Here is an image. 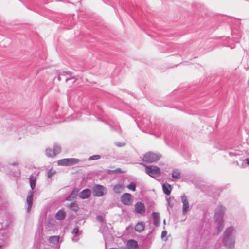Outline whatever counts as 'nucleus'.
Wrapping results in <instances>:
<instances>
[{
    "label": "nucleus",
    "mask_w": 249,
    "mask_h": 249,
    "mask_svg": "<svg viewBox=\"0 0 249 249\" xmlns=\"http://www.w3.org/2000/svg\"><path fill=\"white\" fill-rule=\"evenodd\" d=\"M91 195V191L90 190L88 189H86L82 191L80 194H79V197L81 199H86L89 198Z\"/></svg>",
    "instance_id": "obj_11"
},
{
    "label": "nucleus",
    "mask_w": 249,
    "mask_h": 249,
    "mask_svg": "<svg viewBox=\"0 0 249 249\" xmlns=\"http://www.w3.org/2000/svg\"><path fill=\"white\" fill-rule=\"evenodd\" d=\"M61 76H62V75H61V74H58V77H57V80H58V81H60V80H61Z\"/></svg>",
    "instance_id": "obj_31"
},
{
    "label": "nucleus",
    "mask_w": 249,
    "mask_h": 249,
    "mask_svg": "<svg viewBox=\"0 0 249 249\" xmlns=\"http://www.w3.org/2000/svg\"><path fill=\"white\" fill-rule=\"evenodd\" d=\"M247 164L249 166V158H247L246 159Z\"/></svg>",
    "instance_id": "obj_33"
},
{
    "label": "nucleus",
    "mask_w": 249,
    "mask_h": 249,
    "mask_svg": "<svg viewBox=\"0 0 249 249\" xmlns=\"http://www.w3.org/2000/svg\"><path fill=\"white\" fill-rule=\"evenodd\" d=\"M167 232L165 231H163L161 233V238L163 240L166 241L167 239Z\"/></svg>",
    "instance_id": "obj_25"
},
{
    "label": "nucleus",
    "mask_w": 249,
    "mask_h": 249,
    "mask_svg": "<svg viewBox=\"0 0 249 249\" xmlns=\"http://www.w3.org/2000/svg\"><path fill=\"white\" fill-rule=\"evenodd\" d=\"M164 224H165V220H164Z\"/></svg>",
    "instance_id": "obj_35"
},
{
    "label": "nucleus",
    "mask_w": 249,
    "mask_h": 249,
    "mask_svg": "<svg viewBox=\"0 0 249 249\" xmlns=\"http://www.w3.org/2000/svg\"><path fill=\"white\" fill-rule=\"evenodd\" d=\"M225 212V208L222 206H219L216 209L215 215L217 217V220H219L220 225L218 228V231L220 232L223 228L224 225L222 222V216Z\"/></svg>",
    "instance_id": "obj_3"
},
{
    "label": "nucleus",
    "mask_w": 249,
    "mask_h": 249,
    "mask_svg": "<svg viewBox=\"0 0 249 249\" xmlns=\"http://www.w3.org/2000/svg\"><path fill=\"white\" fill-rule=\"evenodd\" d=\"M233 231L232 228H229L225 231V236L224 238V244L226 246L229 248H233L234 245V241L230 239L229 237V232H232Z\"/></svg>",
    "instance_id": "obj_5"
},
{
    "label": "nucleus",
    "mask_w": 249,
    "mask_h": 249,
    "mask_svg": "<svg viewBox=\"0 0 249 249\" xmlns=\"http://www.w3.org/2000/svg\"><path fill=\"white\" fill-rule=\"evenodd\" d=\"M36 178L31 177L30 178V184L32 190L34 189L36 186Z\"/></svg>",
    "instance_id": "obj_20"
},
{
    "label": "nucleus",
    "mask_w": 249,
    "mask_h": 249,
    "mask_svg": "<svg viewBox=\"0 0 249 249\" xmlns=\"http://www.w3.org/2000/svg\"><path fill=\"white\" fill-rule=\"evenodd\" d=\"M78 192V190L77 189H74L73 190V191L71 192V193L69 195V196H68L67 197L66 200L70 201V200L75 198L77 195Z\"/></svg>",
    "instance_id": "obj_17"
},
{
    "label": "nucleus",
    "mask_w": 249,
    "mask_h": 249,
    "mask_svg": "<svg viewBox=\"0 0 249 249\" xmlns=\"http://www.w3.org/2000/svg\"><path fill=\"white\" fill-rule=\"evenodd\" d=\"M127 187L130 189L131 190L133 191H134L135 190L136 186L134 183H130L129 185H127Z\"/></svg>",
    "instance_id": "obj_24"
},
{
    "label": "nucleus",
    "mask_w": 249,
    "mask_h": 249,
    "mask_svg": "<svg viewBox=\"0 0 249 249\" xmlns=\"http://www.w3.org/2000/svg\"><path fill=\"white\" fill-rule=\"evenodd\" d=\"M66 216V213L63 210H59L56 214V218L58 220H62Z\"/></svg>",
    "instance_id": "obj_16"
},
{
    "label": "nucleus",
    "mask_w": 249,
    "mask_h": 249,
    "mask_svg": "<svg viewBox=\"0 0 249 249\" xmlns=\"http://www.w3.org/2000/svg\"><path fill=\"white\" fill-rule=\"evenodd\" d=\"M181 200L183 203L182 213L184 215H185L189 210V205L187 196L185 195L182 196Z\"/></svg>",
    "instance_id": "obj_9"
},
{
    "label": "nucleus",
    "mask_w": 249,
    "mask_h": 249,
    "mask_svg": "<svg viewBox=\"0 0 249 249\" xmlns=\"http://www.w3.org/2000/svg\"><path fill=\"white\" fill-rule=\"evenodd\" d=\"M79 162V160L76 158H67L60 160L58 164L60 166H70L76 164Z\"/></svg>",
    "instance_id": "obj_4"
},
{
    "label": "nucleus",
    "mask_w": 249,
    "mask_h": 249,
    "mask_svg": "<svg viewBox=\"0 0 249 249\" xmlns=\"http://www.w3.org/2000/svg\"><path fill=\"white\" fill-rule=\"evenodd\" d=\"M33 202V193L30 192L28 193L27 197V202L28 204V210L29 211L31 209Z\"/></svg>",
    "instance_id": "obj_13"
},
{
    "label": "nucleus",
    "mask_w": 249,
    "mask_h": 249,
    "mask_svg": "<svg viewBox=\"0 0 249 249\" xmlns=\"http://www.w3.org/2000/svg\"><path fill=\"white\" fill-rule=\"evenodd\" d=\"M70 80H73L72 83H74L76 81V79L74 77H70V78H66L65 79L66 82H68L69 81H70Z\"/></svg>",
    "instance_id": "obj_26"
},
{
    "label": "nucleus",
    "mask_w": 249,
    "mask_h": 249,
    "mask_svg": "<svg viewBox=\"0 0 249 249\" xmlns=\"http://www.w3.org/2000/svg\"><path fill=\"white\" fill-rule=\"evenodd\" d=\"M79 232V229L78 228H75L73 229V232L75 234H77Z\"/></svg>",
    "instance_id": "obj_29"
},
{
    "label": "nucleus",
    "mask_w": 249,
    "mask_h": 249,
    "mask_svg": "<svg viewBox=\"0 0 249 249\" xmlns=\"http://www.w3.org/2000/svg\"><path fill=\"white\" fill-rule=\"evenodd\" d=\"M144 229V224L142 222H138L135 227V230L137 232H142Z\"/></svg>",
    "instance_id": "obj_15"
},
{
    "label": "nucleus",
    "mask_w": 249,
    "mask_h": 249,
    "mask_svg": "<svg viewBox=\"0 0 249 249\" xmlns=\"http://www.w3.org/2000/svg\"><path fill=\"white\" fill-rule=\"evenodd\" d=\"M133 201L132 196L129 193H124L121 197V202L125 205H130Z\"/></svg>",
    "instance_id": "obj_6"
},
{
    "label": "nucleus",
    "mask_w": 249,
    "mask_h": 249,
    "mask_svg": "<svg viewBox=\"0 0 249 249\" xmlns=\"http://www.w3.org/2000/svg\"><path fill=\"white\" fill-rule=\"evenodd\" d=\"M106 189L105 187L102 185H96L93 189V195L96 196H102L105 194Z\"/></svg>",
    "instance_id": "obj_7"
},
{
    "label": "nucleus",
    "mask_w": 249,
    "mask_h": 249,
    "mask_svg": "<svg viewBox=\"0 0 249 249\" xmlns=\"http://www.w3.org/2000/svg\"><path fill=\"white\" fill-rule=\"evenodd\" d=\"M97 219L99 220H100L101 221H102L103 220V218L101 216H98L97 217Z\"/></svg>",
    "instance_id": "obj_32"
},
{
    "label": "nucleus",
    "mask_w": 249,
    "mask_h": 249,
    "mask_svg": "<svg viewBox=\"0 0 249 249\" xmlns=\"http://www.w3.org/2000/svg\"><path fill=\"white\" fill-rule=\"evenodd\" d=\"M52 173H50V172H49V173H48V177H49V178H50V177H51L52 176Z\"/></svg>",
    "instance_id": "obj_34"
},
{
    "label": "nucleus",
    "mask_w": 249,
    "mask_h": 249,
    "mask_svg": "<svg viewBox=\"0 0 249 249\" xmlns=\"http://www.w3.org/2000/svg\"><path fill=\"white\" fill-rule=\"evenodd\" d=\"M61 148L59 146L55 145L53 149L48 148L46 150V155L50 157H54L60 153Z\"/></svg>",
    "instance_id": "obj_8"
},
{
    "label": "nucleus",
    "mask_w": 249,
    "mask_h": 249,
    "mask_svg": "<svg viewBox=\"0 0 249 249\" xmlns=\"http://www.w3.org/2000/svg\"><path fill=\"white\" fill-rule=\"evenodd\" d=\"M113 173H120L121 171L119 169L112 171Z\"/></svg>",
    "instance_id": "obj_30"
},
{
    "label": "nucleus",
    "mask_w": 249,
    "mask_h": 249,
    "mask_svg": "<svg viewBox=\"0 0 249 249\" xmlns=\"http://www.w3.org/2000/svg\"><path fill=\"white\" fill-rule=\"evenodd\" d=\"M162 187L164 193L167 195H169L171 191V185L168 183H164L163 184Z\"/></svg>",
    "instance_id": "obj_14"
},
{
    "label": "nucleus",
    "mask_w": 249,
    "mask_h": 249,
    "mask_svg": "<svg viewBox=\"0 0 249 249\" xmlns=\"http://www.w3.org/2000/svg\"><path fill=\"white\" fill-rule=\"evenodd\" d=\"M123 188L124 187L122 185H116L114 187V191L116 193H120Z\"/></svg>",
    "instance_id": "obj_21"
},
{
    "label": "nucleus",
    "mask_w": 249,
    "mask_h": 249,
    "mask_svg": "<svg viewBox=\"0 0 249 249\" xmlns=\"http://www.w3.org/2000/svg\"><path fill=\"white\" fill-rule=\"evenodd\" d=\"M59 240V237L57 236H53L50 237L49 241V242L53 244H56L58 243Z\"/></svg>",
    "instance_id": "obj_19"
},
{
    "label": "nucleus",
    "mask_w": 249,
    "mask_h": 249,
    "mask_svg": "<svg viewBox=\"0 0 249 249\" xmlns=\"http://www.w3.org/2000/svg\"><path fill=\"white\" fill-rule=\"evenodd\" d=\"M141 164L145 166L146 174L152 178L158 177L161 174L160 169L156 166H145L143 163Z\"/></svg>",
    "instance_id": "obj_1"
},
{
    "label": "nucleus",
    "mask_w": 249,
    "mask_h": 249,
    "mask_svg": "<svg viewBox=\"0 0 249 249\" xmlns=\"http://www.w3.org/2000/svg\"><path fill=\"white\" fill-rule=\"evenodd\" d=\"M100 157L99 155H94V156H91L89 158V159L90 160H98V159H100Z\"/></svg>",
    "instance_id": "obj_27"
},
{
    "label": "nucleus",
    "mask_w": 249,
    "mask_h": 249,
    "mask_svg": "<svg viewBox=\"0 0 249 249\" xmlns=\"http://www.w3.org/2000/svg\"><path fill=\"white\" fill-rule=\"evenodd\" d=\"M69 207L73 211H75V212L77 211L79 209L78 206L77 204V203H74V202L71 203V204H70L69 206Z\"/></svg>",
    "instance_id": "obj_22"
},
{
    "label": "nucleus",
    "mask_w": 249,
    "mask_h": 249,
    "mask_svg": "<svg viewBox=\"0 0 249 249\" xmlns=\"http://www.w3.org/2000/svg\"><path fill=\"white\" fill-rule=\"evenodd\" d=\"M172 177L178 179L180 177V172L178 171H174L172 173Z\"/></svg>",
    "instance_id": "obj_23"
},
{
    "label": "nucleus",
    "mask_w": 249,
    "mask_h": 249,
    "mask_svg": "<svg viewBox=\"0 0 249 249\" xmlns=\"http://www.w3.org/2000/svg\"><path fill=\"white\" fill-rule=\"evenodd\" d=\"M127 246L128 249H138V245L134 240H129L127 241Z\"/></svg>",
    "instance_id": "obj_12"
},
{
    "label": "nucleus",
    "mask_w": 249,
    "mask_h": 249,
    "mask_svg": "<svg viewBox=\"0 0 249 249\" xmlns=\"http://www.w3.org/2000/svg\"><path fill=\"white\" fill-rule=\"evenodd\" d=\"M135 209L136 212L140 214H143L145 211L144 204L140 202L136 203L135 206Z\"/></svg>",
    "instance_id": "obj_10"
},
{
    "label": "nucleus",
    "mask_w": 249,
    "mask_h": 249,
    "mask_svg": "<svg viewBox=\"0 0 249 249\" xmlns=\"http://www.w3.org/2000/svg\"><path fill=\"white\" fill-rule=\"evenodd\" d=\"M160 157L161 155L160 154L153 152H148L144 155L143 161L147 163H151L157 161Z\"/></svg>",
    "instance_id": "obj_2"
},
{
    "label": "nucleus",
    "mask_w": 249,
    "mask_h": 249,
    "mask_svg": "<svg viewBox=\"0 0 249 249\" xmlns=\"http://www.w3.org/2000/svg\"><path fill=\"white\" fill-rule=\"evenodd\" d=\"M72 74V72L71 71H63V73L61 74L62 76H65L66 75H71Z\"/></svg>",
    "instance_id": "obj_28"
},
{
    "label": "nucleus",
    "mask_w": 249,
    "mask_h": 249,
    "mask_svg": "<svg viewBox=\"0 0 249 249\" xmlns=\"http://www.w3.org/2000/svg\"><path fill=\"white\" fill-rule=\"evenodd\" d=\"M152 215L154 219V225H155L156 226H158L160 223V219L158 213L153 212Z\"/></svg>",
    "instance_id": "obj_18"
}]
</instances>
